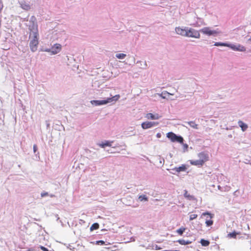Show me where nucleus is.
Listing matches in <instances>:
<instances>
[{"label": "nucleus", "mask_w": 251, "mask_h": 251, "mask_svg": "<svg viewBox=\"0 0 251 251\" xmlns=\"http://www.w3.org/2000/svg\"><path fill=\"white\" fill-rule=\"evenodd\" d=\"M30 38L31 39L29 42V47L31 51L34 52L37 50L39 44V35H32Z\"/></svg>", "instance_id": "nucleus-1"}, {"label": "nucleus", "mask_w": 251, "mask_h": 251, "mask_svg": "<svg viewBox=\"0 0 251 251\" xmlns=\"http://www.w3.org/2000/svg\"><path fill=\"white\" fill-rule=\"evenodd\" d=\"M200 32L208 36H213L214 37L221 33L220 31L218 29L216 30H211L209 27H204L201 29L200 30Z\"/></svg>", "instance_id": "nucleus-2"}, {"label": "nucleus", "mask_w": 251, "mask_h": 251, "mask_svg": "<svg viewBox=\"0 0 251 251\" xmlns=\"http://www.w3.org/2000/svg\"><path fill=\"white\" fill-rule=\"evenodd\" d=\"M167 137L173 142L183 143L184 141L183 138L181 136L176 135L173 132H169L167 133Z\"/></svg>", "instance_id": "nucleus-3"}, {"label": "nucleus", "mask_w": 251, "mask_h": 251, "mask_svg": "<svg viewBox=\"0 0 251 251\" xmlns=\"http://www.w3.org/2000/svg\"><path fill=\"white\" fill-rule=\"evenodd\" d=\"M186 37H193L195 38H200V30L198 31L194 28L187 27L186 28V32H185Z\"/></svg>", "instance_id": "nucleus-4"}, {"label": "nucleus", "mask_w": 251, "mask_h": 251, "mask_svg": "<svg viewBox=\"0 0 251 251\" xmlns=\"http://www.w3.org/2000/svg\"><path fill=\"white\" fill-rule=\"evenodd\" d=\"M28 26V30L30 31L29 37L30 38L31 36L35 35H39L38 25L37 23H29Z\"/></svg>", "instance_id": "nucleus-5"}, {"label": "nucleus", "mask_w": 251, "mask_h": 251, "mask_svg": "<svg viewBox=\"0 0 251 251\" xmlns=\"http://www.w3.org/2000/svg\"><path fill=\"white\" fill-rule=\"evenodd\" d=\"M228 48L234 51L244 52L246 50V49L244 46L239 44H233L229 43Z\"/></svg>", "instance_id": "nucleus-6"}, {"label": "nucleus", "mask_w": 251, "mask_h": 251, "mask_svg": "<svg viewBox=\"0 0 251 251\" xmlns=\"http://www.w3.org/2000/svg\"><path fill=\"white\" fill-rule=\"evenodd\" d=\"M159 124L157 122H149L147 121L142 123L141 127L144 129H147L156 126Z\"/></svg>", "instance_id": "nucleus-7"}, {"label": "nucleus", "mask_w": 251, "mask_h": 251, "mask_svg": "<svg viewBox=\"0 0 251 251\" xmlns=\"http://www.w3.org/2000/svg\"><path fill=\"white\" fill-rule=\"evenodd\" d=\"M61 45L59 44H55L51 48H50V55H55L59 53L61 50Z\"/></svg>", "instance_id": "nucleus-8"}, {"label": "nucleus", "mask_w": 251, "mask_h": 251, "mask_svg": "<svg viewBox=\"0 0 251 251\" xmlns=\"http://www.w3.org/2000/svg\"><path fill=\"white\" fill-rule=\"evenodd\" d=\"M90 102L92 105L95 106H100L108 103L107 98L100 100H92Z\"/></svg>", "instance_id": "nucleus-9"}, {"label": "nucleus", "mask_w": 251, "mask_h": 251, "mask_svg": "<svg viewBox=\"0 0 251 251\" xmlns=\"http://www.w3.org/2000/svg\"><path fill=\"white\" fill-rule=\"evenodd\" d=\"M186 170V165L185 164H182L180 166H179L178 167H175L174 168L172 169L171 170L175 171V172H171L170 173L174 175H176L177 174H178L181 172H185Z\"/></svg>", "instance_id": "nucleus-10"}, {"label": "nucleus", "mask_w": 251, "mask_h": 251, "mask_svg": "<svg viewBox=\"0 0 251 251\" xmlns=\"http://www.w3.org/2000/svg\"><path fill=\"white\" fill-rule=\"evenodd\" d=\"M187 26H178L175 28V31L176 34L186 37L185 32H186Z\"/></svg>", "instance_id": "nucleus-11"}, {"label": "nucleus", "mask_w": 251, "mask_h": 251, "mask_svg": "<svg viewBox=\"0 0 251 251\" xmlns=\"http://www.w3.org/2000/svg\"><path fill=\"white\" fill-rule=\"evenodd\" d=\"M199 159L202 160L203 163H204L209 160V155L205 151H201L200 152L198 155Z\"/></svg>", "instance_id": "nucleus-12"}, {"label": "nucleus", "mask_w": 251, "mask_h": 251, "mask_svg": "<svg viewBox=\"0 0 251 251\" xmlns=\"http://www.w3.org/2000/svg\"><path fill=\"white\" fill-rule=\"evenodd\" d=\"M146 117L148 119L158 120L161 117V116H159L158 114H152L151 113H149L147 114Z\"/></svg>", "instance_id": "nucleus-13"}, {"label": "nucleus", "mask_w": 251, "mask_h": 251, "mask_svg": "<svg viewBox=\"0 0 251 251\" xmlns=\"http://www.w3.org/2000/svg\"><path fill=\"white\" fill-rule=\"evenodd\" d=\"M190 163L192 165L196 166H198V167H201L204 164L203 161L200 159L196 160H190Z\"/></svg>", "instance_id": "nucleus-14"}, {"label": "nucleus", "mask_w": 251, "mask_h": 251, "mask_svg": "<svg viewBox=\"0 0 251 251\" xmlns=\"http://www.w3.org/2000/svg\"><path fill=\"white\" fill-rule=\"evenodd\" d=\"M112 143V141L105 140L98 145L101 148H105L106 147H111Z\"/></svg>", "instance_id": "nucleus-15"}, {"label": "nucleus", "mask_w": 251, "mask_h": 251, "mask_svg": "<svg viewBox=\"0 0 251 251\" xmlns=\"http://www.w3.org/2000/svg\"><path fill=\"white\" fill-rule=\"evenodd\" d=\"M120 98V96L119 95H116L114 96L109 97V98H107L108 103H114L116 101H117Z\"/></svg>", "instance_id": "nucleus-16"}, {"label": "nucleus", "mask_w": 251, "mask_h": 251, "mask_svg": "<svg viewBox=\"0 0 251 251\" xmlns=\"http://www.w3.org/2000/svg\"><path fill=\"white\" fill-rule=\"evenodd\" d=\"M176 242L178 243L181 245H186L191 244L192 241L189 240L179 239L176 241Z\"/></svg>", "instance_id": "nucleus-17"}, {"label": "nucleus", "mask_w": 251, "mask_h": 251, "mask_svg": "<svg viewBox=\"0 0 251 251\" xmlns=\"http://www.w3.org/2000/svg\"><path fill=\"white\" fill-rule=\"evenodd\" d=\"M156 161H158L159 164L158 165L159 167L163 166L165 162L164 158H162L160 155H158L156 157Z\"/></svg>", "instance_id": "nucleus-18"}, {"label": "nucleus", "mask_w": 251, "mask_h": 251, "mask_svg": "<svg viewBox=\"0 0 251 251\" xmlns=\"http://www.w3.org/2000/svg\"><path fill=\"white\" fill-rule=\"evenodd\" d=\"M200 243L201 244V246L203 247L208 246L210 244V241L204 239H201Z\"/></svg>", "instance_id": "nucleus-19"}, {"label": "nucleus", "mask_w": 251, "mask_h": 251, "mask_svg": "<svg viewBox=\"0 0 251 251\" xmlns=\"http://www.w3.org/2000/svg\"><path fill=\"white\" fill-rule=\"evenodd\" d=\"M238 125L241 127L243 131L246 130L248 128L247 125L241 121L238 122Z\"/></svg>", "instance_id": "nucleus-20"}, {"label": "nucleus", "mask_w": 251, "mask_h": 251, "mask_svg": "<svg viewBox=\"0 0 251 251\" xmlns=\"http://www.w3.org/2000/svg\"><path fill=\"white\" fill-rule=\"evenodd\" d=\"M214 46L217 47L224 46L228 47L229 43L227 42H215Z\"/></svg>", "instance_id": "nucleus-21"}, {"label": "nucleus", "mask_w": 251, "mask_h": 251, "mask_svg": "<svg viewBox=\"0 0 251 251\" xmlns=\"http://www.w3.org/2000/svg\"><path fill=\"white\" fill-rule=\"evenodd\" d=\"M138 200L140 201H148V197L145 195H141L138 197Z\"/></svg>", "instance_id": "nucleus-22"}, {"label": "nucleus", "mask_w": 251, "mask_h": 251, "mask_svg": "<svg viewBox=\"0 0 251 251\" xmlns=\"http://www.w3.org/2000/svg\"><path fill=\"white\" fill-rule=\"evenodd\" d=\"M184 196L185 198H187L188 200L190 201H193L195 200V198L194 196L191 195L187 193V192L186 191L185 193L184 194Z\"/></svg>", "instance_id": "nucleus-23"}, {"label": "nucleus", "mask_w": 251, "mask_h": 251, "mask_svg": "<svg viewBox=\"0 0 251 251\" xmlns=\"http://www.w3.org/2000/svg\"><path fill=\"white\" fill-rule=\"evenodd\" d=\"M238 234H239V233L234 231L232 232L228 233L227 236L230 238H236Z\"/></svg>", "instance_id": "nucleus-24"}, {"label": "nucleus", "mask_w": 251, "mask_h": 251, "mask_svg": "<svg viewBox=\"0 0 251 251\" xmlns=\"http://www.w3.org/2000/svg\"><path fill=\"white\" fill-rule=\"evenodd\" d=\"M99 228V224L97 223H95L92 225L90 227V230L93 231L94 230H96Z\"/></svg>", "instance_id": "nucleus-25"}, {"label": "nucleus", "mask_w": 251, "mask_h": 251, "mask_svg": "<svg viewBox=\"0 0 251 251\" xmlns=\"http://www.w3.org/2000/svg\"><path fill=\"white\" fill-rule=\"evenodd\" d=\"M186 228L183 227H181L180 228L177 229L176 231V232L178 233L179 235L182 236L185 231Z\"/></svg>", "instance_id": "nucleus-26"}, {"label": "nucleus", "mask_w": 251, "mask_h": 251, "mask_svg": "<svg viewBox=\"0 0 251 251\" xmlns=\"http://www.w3.org/2000/svg\"><path fill=\"white\" fill-rule=\"evenodd\" d=\"M188 125L194 129L198 128V125L196 124L194 121H190L188 122Z\"/></svg>", "instance_id": "nucleus-27"}, {"label": "nucleus", "mask_w": 251, "mask_h": 251, "mask_svg": "<svg viewBox=\"0 0 251 251\" xmlns=\"http://www.w3.org/2000/svg\"><path fill=\"white\" fill-rule=\"evenodd\" d=\"M21 7L24 9V10H28L30 9V5L28 4H26L25 3H22L21 4Z\"/></svg>", "instance_id": "nucleus-28"}, {"label": "nucleus", "mask_w": 251, "mask_h": 251, "mask_svg": "<svg viewBox=\"0 0 251 251\" xmlns=\"http://www.w3.org/2000/svg\"><path fill=\"white\" fill-rule=\"evenodd\" d=\"M91 243H93L94 244H95L98 245H106L105 242L103 240H98V241H96V242H91Z\"/></svg>", "instance_id": "nucleus-29"}, {"label": "nucleus", "mask_w": 251, "mask_h": 251, "mask_svg": "<svg viewBox=\"0 0 251 251\" xmlns=\"http://www.w3.org/2000/svg\"><path fill=\"white\" fill-rule=\"evenodd\" d=\"M126 54L124 53H118L116 55V57L120 59H123L126 57Z\"/></svg>", "instance_id": "nucleus-30"}, {"label": "nucleus", "mask_w": 251, "mask_h": 251, "mask_svg": "<svg viewBox=\"0 0 251 251\" xmlns=\"http://www.w3.org/2000/svg\"><path fill=\"white\" fill-rule=\"evenodd\" d=\"M64 245L66 246L68 249L72 251H77L75 247H73L71 244L67 245V244H64Z\"/></svg>", "instance_id": "nucleus-31"}, {"label": "nucleus", "mask_w": 251, "mask_h": 251, "mask_svg": "<svg viewBox=\"0 0 251 251\" xmlns=\"http://www.w3.org/2000/svg\"><path fill=\"white\" fill-rule=\"evenodd\" d=\"M205 224L206 226L209 227L213 224V221L212 220H206L205 221Z\"/></svg>", "instance_id": "nucleus-32"}, {"label": "nucleus", "mask_w": 251, "mask_h": 251, "mask_svg": "<svg viewBox=\"0 0 251 251\" xmlns=\"http://www.w3.org/2000/svg\"><path fill=\"white\" fill-rule=\"evenodd\" d=\"M229 187H228L227 186H226L225 187H222L220 185L218 186V188L219 190H221V191H228V188Z\"/></svg>", "instance_id": "nucleus-33"}, {"label": "nucleus", "mask_w": 251, "mask_h": 251, "mask_svg": "<svg viewBox=\"0 0 251 251\" xmlns=\"http://www.w3.org/2000/svg\"><path fill=\"white\" fill-rule=\"evenodd\" d=\"M29 23H37L36 18L34 16H32L29 21Z\"/></svg>", "instance_id": "nucleus-34"}, {"label": "nucleus", "mask_w": 251, "mask_h": 251, "mask_svg": "<svg viewBox=\"0 0 251 251\" xmlns=\"http://www.w3.org/2000/svg\"><path fill=\"white\" fill-rule=\"evenodd\" d=\"M206 215L209 216L210 218H212L214 216L213 214H211L210 212H209L208 211L205 212L203 213L202 214V216H206Z\"/></svg>", "instance_id": "nucleus-35"}, {"label": "nucleus", "mask_w": 251, "mask_h": 251, "mask_svg": "<svg viewBox=\"0 0 251 251\" xmlns=\"http://www.w3.org/2000/svg\"><path fill=\"white\" fill-rule=\"evenodd\" d=\"M152 250H159L161 249L162 248L158 246V245L154 244L152 245Z\"/></svg>", "instance_id": "nucleus-36"}, {"label": "nucleus", "mask_w": 251, "mask_h": 251, "mask_svg": "<svg viewBox=\"0 0 251 251\" xmlns=\"http://www.w3.org/2000/svg\"><path fill=\"white\" fill-rule=\"evenodd\" d=\"M198 215L197 214H192L190 216L189 220L190 221L193 220L197 218Z\"/></svg>", "instance_id": "nucleus-37"}, {"label": "nucleus", "mask_w": 251, "mask_h": 251, "mask_svg": "<svg viewBox=\"0 0 251 251\" xmlns=\"http://www.w3.org/2000/svg\"><path fill=\"white\" fill-rule=\"evenodd\" d=\"M182 144H183V151L185 152V151H187L188 145L187 144H184L183 143Z\"/></svg>", "instance_id": "nucleus-38"}, {"label": "nucleus", "mask_w": 251, "mask_h": 251, "mask_svg": "<svg viewBox=\"0 0 251 251\" xmlns=\"http://www.w3.org/2000/svg\"><path fill=\"white\" fill-rule=\"evenodd\" d=\"M40 51H45V52H50V48H41L40 49Z\"/></svg>", "instance_id": "nucleus-39"}, {"label": "nucleus", "mask_w": 251, "mask_h": 251, "mask_svg": "<svg viewBox=\"0 0 251 251\" xmlns=\"http://www.w3.org/2000/svg\"><path fill=\"white\" fill-rule=\"evenodd\" d=\"M49 196V193L48 192H43L41 193V196L42 198L45 197L46 196Z\"/></svg>", "instance_id": "nucleus-40"}, {"label": "nucleus", "mask_w": 251, "mask_h": 251, "mask_svg": "<svg viewBox=\"0 0 251 251\" xmlns=\"http://www.w3.org/2000/svg\"><path fill=\"white\" fill-rule=\"evenodd\" d=\"M3 7V4L2 1L1 0H0V13L1 12Z\"/></svg>", "instance_id": "nucleus-41"}, {"label": "nucleus", "mask_w": 251, "mask_h": 251, "mask_svg": "<svg viewBox=\"0 0 251 251\" xmlns=\"http://www.w3.org/2000/svg\"><path fill=\"white\" fill-rule=\"evenodd\" d=\"M191 25L194 27H199L200 26V25L199 24L198 22H196L193 24H191Z\"/></svg>", "instance_id": "nucleus-42"}, {"label": "nucleus", "mask_w": 251, "mask_h": 251, "mask_svg": "<svg viewBox=\"0 0 251 251\" xmlns=\"http://www.w3.org/2000/svg\"><path fill=\"white\" fill-rule=\"evenodd\" d=\"M40 248L41 249V250H42L43 251H49V250H48V248L43 246H40Z\"/></svg>", "instance_id": "nucleus-43"}, {"label": "nucleus", "mask_w": 251, "mask_h": 251, "mask_svg": "<svg viewBox=\"0 0 251 251\" xmlns=\"http://www.w3.org/2000/svg\"><path fill=\"white\" fill-rule=\"evenodd\" d=\"M33 152L34 153H36V152L37 151V150H38V148H37V146L36 145L34 144L33 145Z\"/></svg>", "instance_id": "nucleus-44"}, {"label": "nucleus", "mask_w": 251, "mask_h": 251, "mask_svg": "<svg viewBox=\"0 0 251 251\" xmlns=\"http://www.w3.org/2000/svg\"><path fill=\"white\" fill-rule=\"evenodd\" d=\"M201 227H202V224H199L198 225V227H197V230H201V231H202V229H201Z\"/></svg>", "instance_id": "nucleus-45"}, {"label": "nucleus", "mask_w": 251, "mask_h": 251, "mask_svg": "<svg viewBox=\"0 0 251 251\" xmlns=\"http://www.w3.org/2000/svg\"><path fill=\"white\" fill-rule=\"evenodd\" d=\"M166 94H167L168 95H170V94L169 93H168L167 92H165V93H162L161 94L162 97L163 98H164V99L166 98V96H163V95H166Z\"/></svg>", "instance_id": "nucleus-46"}, {"label": "nucleus", "mask_w": 251, "mask_h": 251, "mask_svg": "<svg viewBox=\"0 0 251 251\" xmlns=\"http://www.w3.org/2000/svg\"><path fill=\"white\" fill-rule=\"evenodd\" d=\"M239 193V191L238 190H237L236 191H235L234 193H233V195L236 196V197H237L238 196V194Z\"/></svg>", "instance_id": "nucleus-47"}, {"label": "nucleus", "mask_w": 251, "mask_h": 251, "mask_svg": "<svg viewBox=\"0 0 251 251\" xmlns=\"http://www.w3.org/2000/svg\"><path fill=\"white\" fill-rule=\"evenodd\" d=\"M161 133H157V134H156V137L157 138H160L161 137Z\"/></svg>", "instance_id": "nucleus-48"}, {"label": "nucleus", "mask_w": 251, "mask_h": 251, "mask_svg": "<svg viewBox=\"0 0 251 251\" xmlns=\"http://www.w3.org/2000/svg\"><path fill=\"white\" fill-rule=\"evenodd\" d=\"M248 41L251 43V36L249 38Z\"/></svg>", "instance_id": "nucleus-49"}, {"label": "nucleus", "mask_w": 251, "mask_h": 251, "mask_svg": "<svg viewBox=\"0 0 251 251\" xmlns=\"http://www.w3.org/2000/svg\"><path fill=\"white\" fill-rule=\"evenodd\" d=\"M165 251H178V250H166Z\"/></svg>", "instance_id": "nucleus-50"}, {"label": "nucleus", "mask_w": 251, "mask_h": 251, "mask_svg": "<svg viewBox=\"0 0 251 251\" xmlns=\"http://www.w3.org/2000/svg\"><path fill=\"white\" fill-rule=\"evenodd\" d=\"M80 223L85 222L84 221H83V220H80Z\"/></svg>", "instance_id": "nucleus-51"}, {"label": "nucleus", "mask_w": 251, "mask_h": 251, "mask_svg": "<svg viewBox=\"0 0 251 251\" xmlns=\"http://www.w3.org/2000/svg\"><path fill=\"white\" fill-rule=\"evenodd\" d=\"M56 217H57V221H58V220H59V218L58 217V215H56Z\"/></svg>", "instance_id": "nucleus-52"}, {"label": "nucleus", "mask_w": 251, "mask_h": 251, "mask_svg": "<svg viewBox=\"0 0 251 251\" xmlns=\"http://www.w3.org/2000/svg\"><path fill=\"white\" fill-rule=\"evenodd\" d=\"M145 66H147V64H146V62H145Z\"/></svg>", "instance_id": "nucleus-53"}, {"label": "nucleus", "mask_w": 251, "mask_h": 251, "mask_svg": "<svg viewBox=\"0 0 251 251\" xmlns=\"http://www.w3.org/2000/svg\"><path fill=\"white\" fill-rule=\"evenodd\" d=\"M171 172H175V171H172V170H171Z\"/></svg>", "instance_id": "nucleus-54"}, {"label": "nucleus", "mask_w": 251, "mask_h": 251, "mask_svg": "<svg viewBox=\"0 0 251 251\" xmlns=\"http://www.w3.org/2000/svg\"><path fill=\"white\" fill-rule=\"evenodd\" d=\"M53 196V195H51L50 196V197H52Z\"/></svg>", "instance_id": "nucleus-55"}]
</instances>
